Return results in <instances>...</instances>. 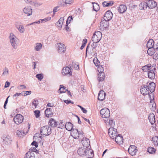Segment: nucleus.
<instances>
[{"instance_id": "f257e3e1", "label": "nucleus", "mask_w": 158, "mask_h": 158, "mask_svg": "<svg viewBox=\"0 0 158 158\" xmlns=\"http://www.w3.org/2000/svg\"><path fill=\"white\" fill-rule=\"evenodd\" d=\"M9 39L11 45L14 48L16 49L17 48L18 44L19 43V39L12 33L10 34Z\"/></svg>"}, {"instance_id": "f03ea898", "label": "nucleus", "mask_w": 158, "mask_h": 158, "mask_svg": "<svg viewBox=\"0 0 158 158\" xmlns=\"http://www.w3.org/2000/svg\"><path fill=\"white\" fill-rule=\"evenodd\" d=\"M40 131L41 135L47 136L51 134V129L48 127L45 126L41 128Z\"/></svg>"}, {"instance_id": "7ed1b4c3", "label": "nucleus", "mask_w": 158, "mask_h": 158, "mask_svg": "<svg viewBox=\"0 0 158 158\" xmlns=\"http://www.w3.org/2000/svg\"><path fill=\"white\" fill-rule=\"evenodd\" d=\"M3 143L6 145H9L11 144L12 139L8 135L4 134L1 138Z\"/></svg>"}, {"instance_id": "20e7f679", "label": "nucleus", "mask_w": 158, "mask_h": 158, "mask_svg": "<svg viewBox=\"0 0 158 158\" xmlns=\"http://www.w3.org/2000/svg\"><path fill=\"white\" fill-rule=\"evenodd\" d=\"M102 37V33L100 31H96L93 34L92 40L94 43H98Z\"/></svg>"}, {"instance_id": "39448f33", "label": "nucleus", "mask_w": 158, "mask_h": 158, "mask_svg": "<svg viewBox=\"0 0 158 158\" xmlns=\"http://www.w3.org/2000/svg\"><path fill=\"white\" fill-rule=\"evenodd\" d=\"M100 114L102 118H108L110 116V111L107 108H105L102 109L100 111Z\"/></svg>"}, {"instance_id": "423d86ee", "label": "nucleus", "mask_w": 158, "mask_h": 158, "mask_svg": "<svg viewBox=\"0 0 158 158\" xmlns=\"http://www.w3.org/2000/svg\"><path fill=\"white\" fill-rule=\"evenodd\" d=\"M61 73L63 75L69 77L72 75L71 69L68 66L64 67L62 70Z\"/></svg>"}, {"instance_id": "0eeeda50", "label": "nucleus", "mask_w": 158, "mask_h": 158, "mask_svg": "<svg viewBox=\"0 0 158 158\" xmlns=\"http://www.w3.org/2000/svg\"><path fill=\"white\" fill-rule=\"evenodd\" d=\"M71 131L72 133L71 135L74 139L78 138L79 135H82L83 133L82 131H79L76 129H73Z\"/></svg>"}, {"instance_id": "6e6552de", "label": "nucleus", "mask_w": 158, "mask_h": 158, "mask_svg": "<svg viewBox=\"0 0 158 158\" xmlns=\"http://www.w3.org/2000/svg\"><path fill=\"white\" fill-rule=\"evenodd\" d=\"M14 122L17 124L22 123L23 120V116L20 114H18L15 116L13 119Z\"/></svg>"}, {"instance_id": "1a4fd4ad", "label": "nucleus", "mask_w": 158, "mask_h": 158, "mask_svg": "<svg viewBox=\"0 0 158 158\" xmlns=\"http://www.w3.org/2000/svg\"><path fill=\"white\" fill-rule=\"evenodd\" d=\"M108 133L109 135L112 139H114V137L117 135V130L113 127H110L108 129Z\"/></svg>"}, {"instance_id": "9d476101", "label": "nucleus", "mask_w": 158, "mask_h": 158, "mask_svg": "<svg viewBox=\"0 0 158 158\" xmlns=\"http://www.w3.org/2000/svg\"><path fill=\"white\" fill-rule=\"evenodd\" d=\"M74 0H60L58 2L59 6H66L68 4H70L73 2Z\"/></svg>"}, {"instance_id": "9b49d317", "label": "nucleus", "mask_w": 158, "mask_h": 158, "mask_svg": "<svg viewBox=\"0 0 158 158\" xmlns=\"http://www.w3.org/2000/svg\"><path fill=\"white\" fill-rule=\"evenodd\" d=\"M146 85L147 86L148 89L151 92V93L154 91L156 87V85L153 82H147Z\"/></svg>"}, {"instance_id": "f8f14e48", "label": "nucleus", "mask_w": 158, "mask_h": 158, "mask_svg": "<svg viewBox=\"0 0 158 158\" xmlns=\"http://www.w3.org/2000/svg\"><path fill=\"white\" fill-rule=\"evenodd\" d=\"M109 26L108 21H106L105 20L101 21L100 22V29L101 31L103 30Z\"/></svg>"}, {"instance_id": "ddd939ff", "label": "nucleus", "mask_w": 158, "mask_h": 158, "mask_svg": "<svg viewBox=\"0 0 158 158\" xmlns=\"http://www.w3.org/2000/svg\"><path fill=\"white\" fill-rule=\"evenodd\" d=\"M137 148L134 145H131L128 149V152L131 156L135 155L137 152Z\"/></svg>"}, {"instance_id": "4468645a", "label": "nucleus", "mask_w": 158, "mask_h": 158, "mask_svg": "<svg viewBox=\"0 0 158 158\" xmlns=\"http://www.w3.org/2000/svg\"><path fill=\"white\" fill-rule=\"evenodd\" d=\"M113 14L110 10L106 11L104 15V19L106 21H109L112 18Z\"/></svg>"}, {"instance_id": "2eb2a0df", "label": "nucleus", "mask_w": 158, "mask_h": 158, "mask_svg": "<svg viewBox=\"0 0 158 158\" xmlns=\"http://www.w3.org/2000/svg\"><path fill=\"white\" fill-rule=\"evenodd\" d=\"M149 91L148 89V87L146 85H143L141 86V88L140 89L141 93L143 95H146L148 94L149 95Z\"/></svg>"}, {"instance_id": "dca6fc26", "label": "nucleus", "mask_w": 158, "mask_h": 158, "mask_svg": "<svg viewBox=\"0 0 158 158\" xmlns=\"http://www.w3.org/2000/svg\"><path fill=\"white\" fill-rule=\"evenodd\" d=\"M23 11L25 14H27V16H30L32 15V9L29 6H27L23 9Z\"/></svg>"}, {"instance_id": "f3484780", "label": "nucleus", "mask_w": 158, "mask_h": 158, "mask_svg": "<svg viewBox=\"0 0 158 158\" xmlns=\"http://www.w3.org/2000/svg\"><path fill=\"white\" fill-rule=\"evenodd\" d=\"M15 26L16 28L21 33H23L25 31V29L23 25L18 22L15 23Z\"/></svg>"}, {"instance_id": "a211bd4d", "label": "nucleus", "mask_w": 158, "mask_h": 158, "mask_svg": "<svg viewBox=\"0 0 158 158\" xmlns=\"http://www.w3.org/2000/svg\"><path fill=\"white\" fill-rule=\"evenodd\" d=\"M148 7L149 8L152 9L157 6L156 2L152 0L147 1Z\"/></svg>"}, {"instance_id": "6ab92c4d", "label": "nucleus", "mask_w": 158, "mask_h": 158, "mask_svg": "<svg viewBox=\"0 0 158 158\" xmlns=\"http://www.w3.org/2000/svg\"><path fill=\"white\" fill-rule=\"evenodd\" d=\"M58 51L59 52L62 53L65 51V47L64 44L59 43L58 44Z\"/></svg>"}, {"instance_id": "aec40b11", "label": "nucleus", "mask_w": 158, "mask_h": 158, "mask_svg": "<svg viewBox=\"0 0 158 158\" xmlns=\"http://www.w3.org/2000/svg\"><path fill=\"white\" fill-rule=\"evenodd\" d=\"M81 142L83 147L86 148L89 147L90 144L89 140L86 138H84L82 139Z\"/></svg>"}, {"instance_id": "412c9836", "label": "nucleus", "mask_w": 158, "mask_h": 158, "mask_svg": "<svg viewBox=\"0 0 158 158\" xmlns=\"http://www.w3.org/2000/svg\"><path fill=\"white\" fill-rule=\"evenodd\" d=\"M115 141L118 143L119 144L122 143L123 142V138L122 135L118 134L114 137Z\"/></svg>"}, {"instance_id": "4be33fe9", "label": "nucleus", "mask_w": 158, "mask_h": 158, "mask_svg": "<svg viewBox=\"0 0 158 158\" xmlns=\"http://www.w3.org/2000/svg\"><path fill=\"white\" fill-rule=\"evenodd\" d=\"M106 94L103 90H101L98 94V99L102 101L105 98Z\"/></svg>"}, {"instance_id": "5701e85b", "label": "nucleus", "mask_w": 158, "mask_h": 158, "mask_svg": "<svg viewBox=\"0 0 158 158\" xmlns=\"http://www.w3.org/2000/svg\"><path fill=\"white\" fill-rule=\"evenodd\" d=\"M45 116L48 118L51 117L53 113L52 109L51 108L46 109L45 111Z\"/></svg>"}, {"instance_id": "b1692460", "label": "nucleus", "mask_w": 158, "mask_h": 158, "mask_svg": "<svg viewBox=\"0 0 158 158\" xmlns=\"http://www.w3.org/2000/svg\"><path fill=\"white\" fill-rule=\"evenodd\" d=\"M148 119L150 122L152 124H153L156 122L155 115L152 113L149 114L148 116Z\"/></svg>"}, {"instance_id": "393cba45", "label": "nucleus", "mask_w": 158, "mask_h": 158, "mask_svg": "<svg viewBox=\"0 0 158 158\" xmlns=\"http://www.w3.org/2000/svg\"><path fill=\"white\" fill-rule=\"evenodd\" d=\"M64 20V17H61L58 21L56 23V26L59 29H60L61 28Z\"/></svg>"}, {"instance_id": "a878e982", "label": "nucleus", "mask_w": 158, "mask_h": 158, "mask_svg": "<svg viewBox=\"0 0 158 158\" xmlns=\"http://www.w3.org/2000/svg\"><path fill=\"white\" fill-rule=\"evenodd\" d=\"M146 73L149 78L150 79H154L155 75L153 70H151L149 71L146 72Z\"/></svg>"}, {"instance_id": "bb28decb", "label": "nucleus", "mask_w": 158, "mask_h": 158, "mask_svg": "<svg viewBox=\"0 0 158 158\" xmlns=\"http://www.w3.org/2000/svg\"><path fill=\"white\" fill-rule=\"evenodd\" d=\"M127 9L126 6L123 5H121L119 6L118 10L120 13H124Z\"/></svg>"}, {"instance_id": "cd10ccee", "label": "nucleus", "mask_w": 158, "mask_h": 158, "mask_svg": "<svg viewBox=\"0 0 158 158\" xmlns=\"http://www.w3.org/2000/svg\"><path fill=\"white\" fill-rule=\"evenodd\" d=\"M85 151H86V148L81 147L78 149L77 153L79 155L81 156L85 155Z\"/></svg>"}, {"instance_id": "c85d7f7f", "label": "nucleus", "mask_w": 158, "mask_h": 158, "mask_svg": "<svg viewBox=\"0 0 158 158\" xmlns=\"http://www.w3.org/2000/svg\"><path fill=\"white\" fill-rule=\"evenodd\" d=\"M73 124L70 122L66 123L65 125V128L68 131H71L73 129Z\"/></svg>"}, {"instance_id": "c756f323", "label": "nucleus", "mask_w": 158, "mask_h": 158, "mask_svg": "<svg viewBox=\"0 0 158 158\" xmlns=\"http://www.w3.org/2000/svg\"><path fill=\"white\" fill-rule=\"evenodd\" d=\"M148 7L147 2H143L139 5V8L140 10H145Z\"/></svg>"}, {"instance_id": "7c9ffc66", "label": "nucleus", "mask_w": 158, "mask_h": 158, "mask_svg": "<svg viewBox=\"0 0 158 158\" xmlns=\"http://www.w3.org/2000/svg\"><path fill=\"white\" fill-rule=\"evenodd\" d=\"M49 124L52 127L57 126V122L53 119L51 118L49 121Z\"/></svg>"}, {"instance_id": "2f4dec72", "label": "nucleus", "mask_w": 158, "mask_h": 158, "mask_svg": "<svg viewBox=\"0 0 158 158\" xmlns=\"http://www.w3.org/2000/svg\"><path fill=\"white\" fill-rule=\"evenodd\" d=\"M154 45V42L153 40L151 39L148 42L147 44V47L148 48H153Z\"/></svg>"}, {"instance_id": "473e14b6", "label": "nucleus", "mask_w": 158, "mask_h": 158, "mask_svg": "<svg viewBox=\"0 0 158 158\" xmlns=\"http://www.w3.org/2000/svg\"><path fill=\"white\" fill-rule=\"evenodd\" d=\"M114 3V2L112 1H110L109 2L105 1L102 3V5L104 7H107L112 6Z\"/></svg>"}, {"instance_id": "72a5a7b5", "label": "nucleus", "mask_w": 158, "mask_h": 158, "mask_svg": "<svg viewBox=\"0 0 158 158\" xmlns=\"http://www.w3.org/2000/svg\"><path fill=\"white\" fill-rule=\"evenodd\" d=\"M152 143L155 146H158V136H156L152 138Z\"/></svg>"}, {"instance_id": "f704fd0d", "label": "nucleus", "mask_w": 158, "mask_h": 158, "mask_svg": "<svg viewBox=\"0 0 158 158\" xmlns=\"http://www.w3.org/2000/svg\"><path fill=\"white\" fill-rule=\"evenodd\" d=\"M93 4V10L98 11L99 10L100 7L99 5L95 2H92Z\"/></svg>"}, {"instance_id": "c9c22d12", "label": "nucleus", "mask_w": 158, "mask_h": 158, "mask_svg": "<svg viewBox=\"0 0 158 158\" xmlns=\"http://www.w3.org/2000/svg\"><path fill=\"white\" fill-rule=\"evenodd\" d=\"M25 158H35L34 154L32 152H27L26 154Z\"/></svg>"}, {"instance_id": "e433bc0d", "label": "nucleus", "mask_w": 158, "mask_h": 158, "mask_svg": "<svg viewBox=\"0 0 158 158\" xmlns=\"http://www.w3.org/2000/svg\"><path fill=\"white\" fill-rule=\"evenodd\" d=\"M42 48V45L41 43H37L36 44L35 47V50L38 51L40 50Z\"/></svg>"}, {"instance_id": "4c0bfd02", "label": "nucleus", "mask_w": 158, "mask_h": 158, "mask_svg": "<svg viewBox=\"0 0 158 158\" xmlns=\"http://www.w3.org/2000/svg\"><path fill=\"white\" fill-rule=\"evenodd\" d=\"M28 130L26 131V132H25L23 130H19L17 131V134L19 136H20V135H26L28 133Z\"/></svg>"}, {"instance_id": "58836bf2", "label": "nucleus", "mask_w": 158, "mask_h": 158, "mask_svg": "<svg viewBox=\"0 0 158 158\" xmlns=\"http://www.w3.org/2000/svg\"><path fill=\"white\" fill-rule=\"evenodd\" d=\"M65 123H63L62 121H60L57 123V127H58L62 129L65 127Z\"/></svg>"}, {"instance_id": "ea45409f", "label": "nucleus", "mask_w": 158, "mask_h": 158, "mask_svg": "<svg viewBox=\"0 0 158 158\" xmlns=\"http://www.w3.org/2000/svg\"><path fill=\"white\" fill-rule=\"evenodd\" d=\"M148 50L147 51V52L148 54L150 56H152L153 54L154 53V49H155L154 48H148Z\"/></svg>"}, {"instance_id": "a19ab883", "label": "nucleus", "mask_w": 158, "mask_h": 158, "mask_svg": "<svg viewBox=\"0 0 158 158\" xmlns=\"http://www.w3.org/2000/svg\"><path fill=\"white\" fill-rule=\"evenodd\" d=\"M98 79H105V75L104 73H99L98 74Z\"/></svg>"}, {"instance_id": "79ce46f5", "label": "nucleus", "mask_w": 158, "mask_h": 158, "mask_svg": "<svg viewBox=\"0 0 158 158\" xmlns=\"http://www.w3.org/2000/svg\"><path fill=\"white\" fill-rule=\"evenodd\" d=\"M156 150L152 147H149L148 149V152L151 154H153L155 152Z\"/></svg>"}, {"instance_id": "37998d69", "label": "nucleus", "mask_w": 158, "mask_h": 158, "mask_svg": "<svg viewBox=\"0 0 158 158\" xmlns=\"http://www.w3.org/2000/svg\"><path fill=\"white\" fill-rule=\"evenodd\" d=\"M150 66H147V65H145L142 68V70L143 71L145 72H148V70H149L150 69Z\"/></svg>"}, {"instance_id": "c03bdc74", "label": "nucleus", "mask_w": 158, "mask_h": 158, "mask_svg": "<svg viewBox=\"0 0 158 158\" xmlns=\"http://www.w3.org/2000/svg\"><path fill=\"white\" fill-rule=\"evenodd\" d=\"M51 19V18L49 17H47L43 19H40L39 21H40V22H46L48 21H49Z\"/></svg>"}, {"instance_id": "a18cd8bd", "label": "nucleus", "mask_w": 158, "mask_h": 158, "mask_svg": "<svg viewBox=\"0 0 158 158\" xmlns=\"http://www.w3.org/2000/svg\"><path fill=\"white\" fill-rule=\"evenodd\" d=\"M87 43V40L86 39H84L83 40L81 46L80 48L81 50L83 49L85 47L86 43Z\"/></svg>"}, {"instance_id": "49530a36", "label": "nucleus", "mask_w": 158, "mask_h": 158, "mask_svg": "<svg viewBox=\"0 0 158 158\" xmlns=\"http://www.w3.org/2000/svg\"><path fill=\"white\" fill-rule=\"evenodd\" d=\"M104 69L102 67L101 65H99L98 67V71L99 73H104L103 72Z\"/></svg>"}, {"instance_id": "de8ad7c7", "label": "nucleus", "mask_w": 158, "mask_h": 158, "mask_svg": "<svg viewBox=\"0 0 158 158\" xmlns=\"http://www.w3.org/2000/svg\"><path fill=\"white\" fill-rule=\"evenodd\" d=\"M73 66L75 69L78 70L79 69L78 64L77 63H75L74 62L72 63Z\"/></svg>"}, {"instance_id": "09e8293b", "label": "nucleus", "mask_w": 158, "mask_h": 158, "mask_svg": "<svg viewBox=\"0 0 158 158\" xmlns=\"http://www.w3.org/2000/svg\"><path fill=\"white\" fill-rule=\"evenodd\" d=\"M93 61L94 62V63L95 65L96 66H98V64H99V63H100V62L97 58H94L93 60Z\"/></svg>"}, {"instance_id": "8fccbe9b", "label": "nucleus", "mask_w": 158, "mask_h": 158, "mask_svg": "<svg viewBox=\"0 0 158 158\" xmlns=\"http://www.w3.org/2000/svg\"><path fill=\"white\" fill-rule=\"evenodd\" d=\"M36 77L38 79H43L44 78V75L43 74H38L36 75Z\"/></svg>"}, {"instance_id": "3c124183", "label": "nucleus", "mask_w": 158, "mask_h": 158, "mask_svg": "<svg viewBox=\"0 0 158 158\" xmlns=\"http://www.w3.org/2000/svg\"><path fill=\"white\" fill-rule=\"evenodd\" d=\"M8 73V70L7 68H5L4 70L2 76L7 75Z\"/></svg>"}, {"instance_id": "603ef678", "label": "nucleus", "mask_w": 158, "mask_h": 158, "mask_svg": "<svg viewBox=\"0 0 158 158\" xmlns=\"http://www.w3.org/2000/svg\"><path fill=\"white\" fill-rule=\"evenodd\" d=\"M34 113L35 115L37 118L40 117V112L39 110H35L34 111Z\"/></svg>"}, {"instance_id": "864d4df0", "label": "nucleus", "mask_w": 158, "mask_h": 158, "mask_svg": "<svg viewBox=\"0 0 158 158\" xmlns=\"http://www.w3.org/2000/svg\"><path fill=\"white\" fill-rule=\"evenodd\" d=\"M72 19H73L72 16L71 15L69 16L66 21V24H69Z\"/></svg>"}, {"instance_id": "5fc2aeb1", "label": "nucleus", "mask_w": 158, "mask_h": 158, "mask_svg": "<svg viewBox=\"0 0 158 158\" xmlns=\"http://www.w3.org/2000/svg\"><path fill=\"white\" fill-rule=\"evenodd\" d=\"M60 9L59 8V6H57L55 7L53 9V12L54 14L56 12L60 10Z\"/></svg>"}, {"instance_id": "6e6d98bb", "label": "nucleus", "mask_w": 158, "mask_h": 158, "mask_svg": "<svg viewBox=\"0 0 158 158\" xmlns=\"http://www.w3.org/2000/svg\"><path fill=\"white\" fill-rule=\"evenodd\" d=\"M38 102V100L37 99H34L33 100L32 103L33 105H34L35 107H36L38 105L37 102Z\"/></svg>"}, {"instance_id": "4d7b16f0", "label": "nucleus", "mask_w": 158, "mask_h": 158, "mask_svg": "<svg viewBox=\"0 0 158 158\" xmlns=\"http://www.w3.org/2000/svg\"><path fill=\"white\" fill-rule=\"evenodd\" d=\"M109 124L110 126V127H113L115 125L114 122L113 120H110L109 121Z\"/></svg>"}, {"instance_id": "13d9d810", "label": "nucleus", "mask_w": 158, "mask_h": 158, "mask_svg": "<svg viewBox=\"0 0 158 158\" xmlns=\"http://www.w3.org/2000/svg\"><path fill=\"white\" fill-rule=\"evenodd\" d=\"M78 106L81 109V110L82 111L83 113L85 114H86L87 113V110L84 108L83 107L81 106L80 105H78Z\"/></svg>"}, {"instance_id": "bf43d9fd", "label": "nucleus", "mask_w": 158, "mask_h": 158, "mask_svg": "<svg viewBox=\"0 0 158 158\" xmlns=\"http://www.w3.org/2000/svg\"><path fill=\"white\" fill-rule=\"evenodd\" d=\"M90 151L91 152H90L89 155V156H88V158H92V157L94 155V152L92 150L90 149Z\"/></svg>"}, {"instance_id": "052dcab7", "label": "nucleus", "mask_w": 158, "mask_h": 158, "mask_svg": "<svg viewBox=\"0 0 158 158\" xmlns=\"http://www.w3.org/2000/svg\"><path fill=\"white\" fill-rule=\"evenodd\" d=\"M90 151H91L90 149H88L86 148V151H85V155L86 156H87V157L88 156H89V155L90 152H91Z\"/></svg>"}, {"instance_id": "680f3d73", "label": "nucleus", "mask_w": 158, "mask_h": 158, "mask_svg": "<svg viewBox=\"0 0 158 158\" xmlns=\"http://www.w3.org/2000/svg\"><path fill=\"white\" fill-rule=\"evenodd\" d=\"M65 87L64 86H63L62 85H60V88L59 89V90H60V93H62L64 92V91H62V89H65Z\"/></svg>"}, {"instance_id": "e2e57ef3", "label": "nucleus", "mask_w": 158, "mask_h": 158, "mask_svg": "<svg viewBox=\"0 0 158 158\" xmlns=\"http://www.w3.org/2000/svg\"><path fill=\"white\" fill-rule=\"evenodd\" d=\"M26 88V87L24 85H21L18 87L19 89H24Z\"/></svg>"}, {"instance_id": "0e129e2a", "label": "nucleus", "mask_w": 158, "mask_h": 158, "mask_svg": "<svg viewBox=\"0 0 158 158\" xmlns=\"http://www.w3.org/2000/svg\"><path fill=\"white\" fill-rule=\"evenodd\" d=\"M39 24L40 23V21H37L35 22L30 23H29L27 25V26H30L32 25H34L35 24Z\"/></svg>"}, {"instance_id": "69168bd1", "label": "nucleus", "mask_w": 158, "mask_h": 158, "mask_svg": "<svg viewBox=\"0 0 158 158\" xmlns=\"http://www.w3.org/2000/svg\"><path fill=\"white\" fill-rule=\"evenodd\" d=\"M31 144L32 145H34L35 148H37L38 147V145L37 142L35 141H33L31 143Z\"/></svg>"}, {"instance_id": "338daca9", "label": "nucleus", "mask_w": 158, "mask_h": 158, "mask_svg": "<svg viewBox=\"0 0 158 158\" xmlns=\"http://www.w3.org/2000/svg\"><path fill=\"white\" fill-rule=\"evenodd\" d=\"M40 4L38 3L36 1L33 2V6H40Z\"/></svg>"}, {"instance_id": "774afa93", "label": "nucleus", "mask_w": 158, "mask_h": 158, "mask_svg": "<svg viewBox=\"0 0 158 158\" xmlns=\"http://www.w3.org/2000/svg\"><path fill=\"white\" fill-rule=\"evenodd\" d=\"M31 91H27L25 92L24 93V96H26L27 95H30L31 94Z\"/></svg>"}]
</instances>
